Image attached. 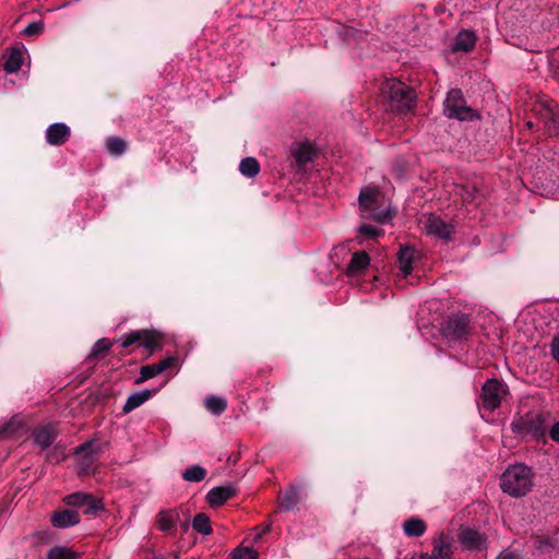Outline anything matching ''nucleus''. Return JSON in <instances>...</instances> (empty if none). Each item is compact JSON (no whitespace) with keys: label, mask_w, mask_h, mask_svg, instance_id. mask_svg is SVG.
Segmentation results:
<instances>
[{"label":"nucleus","mask_w":559,"mask_h":559,"mask_svg":"<svg viewBox=\"0 0 559 559\" xmlns=\"http://www.w3.org/2000/svg\"><path fill=\"white\" fill-rule=\"evenodd\" d=\"M534 474L524 464L509 466L501 476L500 487L509 496L519 498L532 490Z\"/></svg>","instance_id":"f257e3e1"},{"label":"nucleus","mask_w":559,"mask_h":559,"mask_svg":"<svg viewBox=\"0 0 559 559\" xmlns=\"http://www.w3.org/2000/svg\"><path fill=\"white\" fill-rule=\"evenodd\" d=\"M413 90L405 83L392 79L386 80V103L390 109L397 114H406L414 107Z\"/></svg>","instance_id":"f03ea898"},{"label":"nucleus","mask_w":559,"mask_h":559,"mask_svg":"<svg viewBox=\"0 0 559 559\" xmlns=\"http://www.w3.org/2000/svg\"><path fill=\"white\" fill-rule=\"evenodd\" d=\"M381 198L382 192L378 186L368 185L361 188L358 197L360 216L382 224L384 210L381 209Z\"/></svg>","instance_id":"7ed1b4c3"},{"label":"nucleus","mask_w":559,"mask_h":559,"mask_svg":"<svg viewBox=\"0 0 559 559\" xmlns=\"http://www.w3.org/2000/svg\"><path fill=\"white\" fill-rule=\"evenodd\" d=\"M444 115L450 119L460 121L479 118L475 110L466 105L461 90H451L444 99Z\"/></svg>","instance_id":"20e7f679"},{"label":"nucleus","mask_w":559,"mask_h":559,"mask_svg":"<svg viewBox=\"0 0 559 559\" xmlns=\"http://www.w3.org/2000/svg\"><path fill=\"white\" fill-rule=\"evenodd\" d=\"M512 429L523 437H531L536 440L544 438L546 431L544 416L537 412L527 413L513 420Z\"/></svg>","instance_id":"39448f33"},{"label":"nucleus","mask_w":559,"mask_h":559,"mask_svg":"<svg viewBox=\"0 0 559 559\" xmlns=\"http://www.w3.org/2000/svg\"><path fill=\"white\" fill-rule=\"evenodd\" d=\"M102 452L100 445L94 440L86 441L75 448L74 456L79 475H90L95 472V463Z\"/></svg>","instance_id":"423d86ee"},{"label":"nucleus","mask_w":559,"mask_h":559,"mask_svg":"<svg viewBox=\"0 0 559 559\" xmlns=\"http://www.w3.org/2000/svg\"><path fill=\"white\" fill-rule=\"evenodd\" d=\"M538 121L549 135L559 133V107L554 100H543L536 107Z\"/></svg>","instance_id":"0eeeda50"},{"label":"nucleus","mask_w":559,"mask_h":559,"mask_svg":"<svg viewBox=\"0 0 559 559\" xmlns=\"http://www.w3.org/2000/svg\"><path fill=\"white\" fill-rule=\"evenodd\" d=\"M507 394V388L497 379H489L481 389V405L488 411H495Z\"/></svg>","instance_id":"6e6552de"},{"label":"nucleus","mask_w":559,"mask_h":559,"mask_svg":"<svg viewBox=\"0 0 559 559\" xmlns=\"http://www.w3.org/2000/svg\"><path fill=\"white\" fill-rule=\"evenodd\" d=\"M63 502L67 506L73 508H83L85 514H95L97 511L104 508L102 500L96 499L91 493H85L82 491H76L70 495H67L63 498Z\"/></svg>","instance_id":"1a4fd4ad"},{"label":"nucleus","mask_w":559,"mask_h":559,"mask_svg":"<svg viewBox=\"0 0 559 559\" xmlns=\"http://www.w3.org/2000/svg\"><path fill=\"white\" fill-rule=\"evenodd\" d=\"M159 334L154 331L138 330L123 335L119 341L121 347L127 348L134 343H140L141 346L153 352L158 346Z\"/></svg>","instance_id":"9d476101"},{"label":"nucleus","mask_w":559,"mask_h":559,"mask_svg":"<svg viewBox=\"0 0 559 559\" xmlns=\"http://www.w3.org/2000/svg\"><path fill=\"white\" fill-rule=\"evenodd\" d=\"M425 229L429 235L444 241H449L454 233V226L452 224H449L435 215L427 218Z\"/></svg>","instance_id":"9b49d317"},{"label":"nucleus","mask_w":559,"mask_h":559,"mask_svg":"<svg viewBox=\"0 0 559 559\" xmlns=\"http://www.w3.org/2000/svg\"><path fill=\"white\" fill-rule=\"evenodd\" d=\"M452 555L451 542L443 533H441L433 542V549L430 555L420 554L414 559H450Z\"/></svg>","instance_id":"f8f14e48"},{"label":"nucleus","mask_w":559,"mask_h":559,"mask_svg":"<svg viewBox=\"0 0 559 559\" xmlns=\"http://www.w3.org/2000/svg\"><path fill=\"white\" fill-rule=\"evenodd\" d=\"M70 128L63 122H55L46 130V141L50 145H61L70 138Z\"/></svg>","instance_id":"ddd939ff"},{"label":"nucleus","mask_w":559,"mask_h":559,"mask_svg":"<svg viewBox=\"0 0 559 559\" xmlns=\"http://www.w3.org/2000/svg\"><path fill=\"white\" fill-rule=\"evenodd\" d=\"M461 544L468 550H481L486 548V538L478 531L465 528L460 534Z\"/></svg>","instance_id":"4468645a"},{"label":"nucleus","mask_w":559,"mask_h":559,"mask_svg":"<svg viewBox=\"0 0 559 559\" xmlns=\"http://www.w3.org/2000/svg\"><path fill=\"white\" fill-rule=\"evenodd\" d=\"M51 524L56 528H69L80 523V515L75 510H61L51 515Z\"/></svg>","instance_id":"2eb2a0df"},{"label":"nucleus","mask_w":559,"mask_h":559,"mask_svg":"<svg viewBox=\"0 0 559 559\" xmlns=\"http://www.w3.org/2000/svg\"><path fill=\"white\" fill-rule=\"evenodd\" d=\"M34 443L41 450L48 449L57 437V431L53 425H46L37 427L34 432Z\"/></svg>","instance_id":"dca6fc26"},{"label":"nucleus","mask_w":559,"mask_h":559,"mask_svg":"<svg viewBox=\"0 0 559 559\" xmlns=\"http://www.w3.org/2000/svg\"><path fill=\"white\" fill-rule=\"evenodd\" d=\"M292 155L297 167L302 168L312 160L314 148L310 143H295L292 146Z\"/></svg>","instance_id":"f3484780"},{"label":"nucleus","mask_w":559,"mask_h":559,"mask_svg":"<svg viewBox=\"0 0 559 559\" xmlns=\"http://www.w3.org/2000/svg\"><path fill=\"white\" fill-rule=\"evenodd\" d=\"M157 392H158V389H154V390L144 389L142 391L132 393L131 395H129V397L127 399V401L122 407L123 413L128 414V413L134 411L135 408L140 407Z\"/></svg>","instance_id":"a211bd4d"},{"label":"nucleus","mask_w":559,"mask_h":559,"mask_svg":"<svg viewBox=\"0 0 559 559\" xmlns=\"http://www.w3.org/2000/svg\"><path fill=\"white\" fill-rule=\"evenodd\" d=\"M236 493L233 486H219L212 488L207 495L206 500L211 507H218L224 504Z\"/></svg>","instance_id":"6ab92c4d"},{"label":"nucleus","mask_w":559,"mask_h":559,"mask_svg":"<svg viewBox=\"0 0 559 559\" xmlns=\"http://www.w3.org/2000/svg\"><path fill=\"white\" fill-rule=\"evenodd\" d=\"M415 259V250L412 247H401L397 253L399 269L403 277H407L412 273L413 262Z\"/></svg>","instance_id":"aec40b11"},{"label":"nucleus","mask_w":559,"mask_h":559,"mask_svg":"<svg viewBox=\"0 0 559 559\" xmlns=\"http://www.w3.org/2000/svg\"><path fill=\"white\" fill-rule=\"evenodd\" d=\"M476 44V35L471 31H461L455 39L452 47V50L455 52H468L471 51Z\"/></svg>","instance_id":"412c9836"},{"label":"nucleus","mask_w":559,"mask_h":559,"mask_svg":"<svg viewBox=\"0 0 559 559\" xmlns=\"http://www.w3.org/2000/svg\"><path fill=\"white\" fill-rule=\"evenodd\" d=\"M469 320L467 317L451 319L448 324L449 334L454 338H460L467 333Z\"/></svg>","instance_id":"4be33fe9"},{"label":"nucleus","mask_w":559,"mask_h":559,"mask_svg":"<svg viewBox=\"0 0 559 559\" xmlns=\"http://www.w3.org/2000/svg\"><path fill=\"white\" fill-rule=\"evenodd\" d=\"M23 63V53L20 49H12L5 58L3 69L7 73H14L19 71Z\"/></svg>","instance_id":"5701e85b"},{"label":"nucleus","mask_w":559,"mask_h":559,"mask_svg":"<svg viewBox=\"0 0 559 559\" xmlns=\"http://www.w3.org/2000/svg\"><path fill=\"white\" fill-rule=\"evenodd\" d=\"M369 261L370 259L365 251L354 253L347 267L348 273L354 275L362 271L368 266Z\"/></svg>","instance_id":"b1692460"},{"label":"nucleus","mask_w":559,"mask_h":559,"mask_svg":"<svg viewBox=\"0 0 559 559\" xmlns=\"http://www.w3.org/2000/svg\"><path fill=\"white\" fill-rule=\"evenodd\" d=\"M299 489L290 487L281 498V509L286 512L294 510L299 503Z\"/></svg>","instance_id":"393cba45"},{"label":"nucleus","mask_w":559,"mask_h":559,"mask_svg":"<svg viewBox=\"0 0 559 559\" xmlns=\"http://www.w3.org/2000/svg\"><path fill=\"white\" fill-rule=\"evenodd\" d=\"M178 515L171 511H162L157 515V527L162 532H170L175 528Z\"/></svg>","instance_id":"a878e982"},{"label":"nucleus","mask_w":559,"mask_h":559,"mask_svg":"<svg viewBox=\"0 0 559 559\" xmlns=\"http://www.w3.org/2000/svg\"><path fill=\"white\" fill-rule=\"evenodd\" d=\"M404 533L408 537H419L426 532V524L423 520L414 518L406 521L403 525Z\"/></svg>","instance_id":"bb28decb"},{"label":"nucleus","mask_w":559,"mask_h":559,"mask_svg":"<svg viewBox=\"0 0 559 559\" xmlns=\"http://www.w3.org/2000/svg\"><path fill=\"white\" fill-rule=\"evenodd\" d=\"M239 171L247 178H254L260 171V165L254 157H246L239 164Z\"/></svg>","instance_id":"cd10ccee"},{"label":"nucleus","mask_w":559,"mask_h":559,"mask_svg":"<svg viewBox=\"0 0 559 559\" xmlns=\"http://www.w3.org/2000/svg\"><path fill=\"white\" fill-rule=\"evenodd\" d=\"M204 404L206 409L216 416L223 414L227 407L226 400L218 396H207Z\"/></svg>","instance_id":"c85d7f7f"},{"label":"nucleus","mask_w":559,"mask_h":559,"mask_svg":"<svg viewBox=\"0 0 559 559\" xmlns=\"http://www.w3.org/2000/svg\"><path fill=\"white\" fill-rule=\"evenodd\" d=\"M192 527L202 535H210L212 533L210 518L205 513H198L193 518Z\"/></svg>","instance_id":"c756f323"},{"label":"nucleus","mask_w":559,"mask_h":559,"mask_svg":"<svg viewBox=\"0 0 559 559\" xmlns=\"http://www.w3.org/2000/svg\"><path fill=\"white\" fill-rule=\"evenodd\" d=\"M78 554L70 547L55 546L47 552V559H76Z\"/></svg>","instance_id":"7c9ffc66"},{"label":"nucleus","mask_w":559,"mask_h":559,"mask_svg":"<svg viewBox=\"0 0 559 559\" xmlns=\"http://www.w3.org/2000/svg\"><path fill=\"white\" fill-rule=\"evenodd\" d=\"M206 476V471L200 465H192L183 471L182 478L186 481L199 483L202 481Z\"/></svg>","instance_id":"2f4dec72"},{"label":"nucleus","mask_w":559,"mask_h":559,"mask_svg":"<svg viewBox=\"0 0 559 559\" xmlns=\"http://www.w3.org/2000/svg\"><path fill=\"white\" fill-rule=\"evenodd\" d=\"M107 151L115 156H120L126 152L127 143L118 136H111L106 140Z\"/></svg>","instance_id":"473e14b6"},{"label":"nucleus","mask_w":559,"mask_h":559,"mask_svg":"<svg viewBox=\"0 0 559 559\" xmlns=\"http://www.w3.org/2000/svg\"><path fill=\"white\" fill-rule=\"evenodd\" d=\"M158 374H160V372L158 371L157 366L155 364L142 366L140 370V377L135 379V383L140 384Z\"/></svg>","instance_id":"72a5a7b5"},{"label":"nucleus","mask_w":559,"mask_h":559,"mask_svg":"<svg viewBox=\"0 0 559 559\" xmlns=\"http://www.w3.org/2000/svg\"><path fill=\"white\" fill-rule=\"evenodd\" d=\"M112 346V343L108 338H99L92 347L90 357L96 358L99 355L108 352Z\"/></svg>","instance_id":"f704fd0d"},{"label":"nucleus","mask_w":559,"mask_h":559,"mask_svg":"<svg viewBox=\"0 0 559 559\" xmlns=\"http://www.w3.org/2000/svg\"><path fill=\"white\" fill-rule=\"evenodd\" d=\"M358 233L367 239H374L380 235L379 229L371 224H361L358 227Z\"/></svg>","instance_id":"c9c22d12"},{"label":"nucleus","mask_w":559,"mask_h":559,"mask_svg":"<svg viewBox=\"0 0 559 559\" xmlns=\"http://www.w3.org/2000/svg\"><path fill=\"white\" fill-rule=\"evenodd\" d=\"M233 559H259V554L252 548L245 547L236 550L234 552Z\"/></svg>","instance_id":"e433bc0d"},{"label":"nucleus","mask_w":559,"mask_h":559,"mask_svg":"<svg viewBox=\"0 0 559 559\" xmlns=\"http://www.w3.org/2000/svg\"><path fill=\"white\" fill-rule=\"evenodd\" d=\"M44 31V23L41 21H36L29 23L23 31L25 36H35L40 34Z\"/></svg>","instance_id":"4c0bfd02"},{"label":"nucleus","mask_w":559,"mask_h":559,"mask_svg":"<svg viewBox=\"0 0 559 559\" xmlns=\"http://www.w3.org/2000/svg\"><path fill=\"white\" fill-rule=\"evenodd\" d=\"M177 362V358L174 356L166 357L165 359L155 364L157 366L158 371L162 373L167 369L171 368Z\"/></svg>","instance_id":"58836bf2"},{"label":"nucleus","mask_w":559,"mask_h":559,"mask_svg":"<svg viewBox=\"0 0 559 559\" xmlns=\"http://www.w3.org/2000/svg\"><path fill=\"white\" fill-rule=\"evenodd\" d=\"M551 354L552 357L559 362V333L554 337L551 342Z\"/></svg>","instance_id":"ea45409f"},{"label":"nucleus","mask_w":559,"mask_h":559,"mask_svg":"<svg viewBox=\"0 0 559 559\" xmlns=\"http://www.w3.org/2000/svg\"><path fill=\"white\" fill-rule=\"evenodd\" d=\"M549 436L554 441L559 442V421L552 425Z\"/></svg>","instance_id":"a19ab883"},{"label":"nucleus","mask_w":559,"mask_h":559,"mask_svg":"<svg viewBox=\"0 0 559 559\" xmlns=\"http://www.w3.org/2000/svg\"><path fill=\"white\" fill-rule=\"evenodd\" d=\"M497 559H521V557L518 554H514V552H511V551H508V550H503L497 557Z\"/></svg>","instance_id":"79ce46f5"},{"label":"nucleus","mask_w":559,"mask_h":559,"mask_svg":"<svg viewBox=\"0 0 559 559\" xmlns=\"http://www.w3.org/2000/svg\"><path fill=\"white\" fill-rule=\"evenodd\" d=\"M548 547H554V545H552V543L550 540L539 542L538 549L543 550V549H546Z\"/></svg>","instance_id":"37998d69"},{"label":"nucleus","mask_w":559,"mask_h":559,"mask_svg":"<svg viewBox=\"0 0 559 559\" xmlns=\"http://www.w3.org/2000/svg\"><path fill=\"white\" fill-rule=\"evenodd\" d=\"M5 431H7V428H5V427L1 428V429H0V437H1L2 435H4V433H5Z\"/></svg>","instance_id":"c03bdc74"},{"label":"nucleus","mask_w":559,"mask_h":559,"mask_svg":"<svg viewBox=\"0 0 559 559\" xmlns=\"http://www.w3.org/2000/svg\"><path fill=\"white\" fill-rule=\"evenodd\" d=\"M385 215H386V219H388L389 216L391 215V211L389 209H386Z\"/></svg>","instance_id":"a18cd8bd"}]
</instances>
